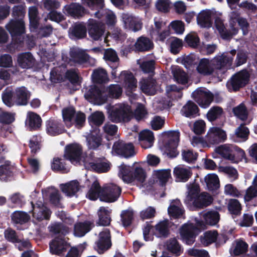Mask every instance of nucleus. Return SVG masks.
Listing matches in <instances>:
<instances>
[{"label":"nucleus","instance_id":"nucleus-3","mask_svg":"<svg viewBox=\"0 0 257 257\" xmlns=\"http://www.w3.org/2000/svg\"><path fill=\"white\" fill-rule=\"evenodd\" d=\"M118 175L124 182L136 184L140 186H143V183L146 178L145 171L142 168L137 167L133 172L130 166L123 163L118 166Z\"/></svg>","mask_w":257,"mask_h":257},{"label":"nucleus","instance_id":"nucleus-30","mask_svg":"<svg viewBox=\"0 0 257 257\" xmlns=\"http://www.w3.org/2000/svg\"><path fill=\"white\" fill-rule=\"evenodd\" d=\"M17 61L19 66L22 69H28L35 64V59L30 52H25L18 55Z\"/></svg>","mask_w":257,"mask_h":257},{"label":"nucleus","instance_id":"nucleus-41","mask_svg":"<svg viewBox=\"0 0 257 257\" xmlns=\"http://www.w3.org/2000/svg\"><path fill=\"white\" fill-rule=\"evenodd\" d=\"M111 211L108 207H100L97 212L98 220L97 224L101 226L109 225L111 221Z\"/></svg>","mask_w":257,"mask_h":257},{"label":"nucleus","instance_id":"nucleus-61","mask_svg":"<svg viewBox=\"0 0 257 257\" xmlns=\"http://www.w3.org/2000/svg\"><path fill=\"white\" fill-rule=\"evenodd\" d=\"M223 112V109L221 107L218 106H212L207 113L206 117L209 121L212 122L220 118Z\"/></svg>","mask_w":257,"mask_h":257},{"label":"nucleus","instance_id":"nucleus-43","mask_svg":"<svg viewBox=\"0 0 257 257\" xmlns=\"http://www.w3.org/2000/svg\"><path fill=\"white\" fill-rule=\"evenodd\" d=\"M91 229V223L90 221H86L83 222H78L74 225V235L77 237H82L88 232Z\"/></svg>","mask_w":257,"mask_h":257},{"label":"nucleus","instance_id":"nucleus-49","mask_svg":"<svg viewBox=\"0 0 257 257\" xmlns=\"http://www.w3.org/2000/svg\"><path fill=\"white\" fill-rule=\"evenodd\" d=\"M12 221L15 224H23L30 220V216L26 212L21 211H15L11 215Z\"/></svg>","mask_w":257,"mask_h":257},{"label":"nucleus","instance_id":"nucleus-19","mask_svg":"<svg viewBox=\"0 0 257 257\" xmlns=\"http://www.w3.org/2000/svg\"><path fill=\"white\" fill-rule=\"evenodd\" d=\"M198 227L191 223L183 224L180 229L181 238L188 245L192 244L195 241Z\"/></svg>","mask_w":257,"mask_h":257},{"label":"nucleus","instance_id":"nucleus-31","mask_svg":"<svg viewBox=\"0 0 257 257\" xmlns=\"http://www.w3.org/2000/svg\"><path fill=\"white\" fill-rule=\"evenodd\" d=\"M168 212L170 216L174 218L183 216L184 210L180 200L176 199L171 201L168 208Z\"/></svg>","mask_w":257,"mask_h":257},{"label":"nucleus","instance_id":"nucleus-15","mask_svg":"<svg viewBox=\"0 0 257 257\" xmlns=\"http://www.w3.org/2000/svg\"><path fill=\"white\" fill-rule=\"evenodd\" d=\"M70 61L76 66L87 67L94 65L96 61L83 51L73 49L70 52Z\"/></svg>","mask_w":257,"mask_h":257},{"label":"nucleus","instance_id":"nucleus-20","mask_svg":"<svg viewBox=\"0 0 257 257\" xmlns=\"http://www.w3.org/2000/svg\"><path fill=\"white\" fill-rule=\"evenodd\" d=\"M121 192V188L117 185L113 183L106 184L102 188V200L108 202H114L119 197Z\"/></svg>","mask_w":257,"mask_h":257},{"label":"nucleus","instance_id":"nucleus-1","mask_svg":"<svg viewBox=\"0 0 257 257\" xmlns=\"http://www.w3.org/2000/svg\"><path fill=\"white\" fill-rule=\"evenodd\" d=\"M49 231L54 234H58L49 243L50 252L52 254L61 255L69 247V244L65 240L64 235L67 231L60 223L52 224L49 227Z\"/></svg>","mask_w":257,"mask_h":257},{"label":"nucleus","instance_id":"nucleus-62","mask_svg":"<svg viewBox=\"0 0 257 257\" xmlns=\"http://www.w3.org/2000/svg\"><path fill=\"white\" fill-rule=\"evenodd\" d=\"M4 236L7 240L14 243L21 241L20 234L11 228H8L5 230Z\"/></svg>","mask_w":257,"mask_h":257},{"label":"nucleus","instance_id":"nucleus-60","mask_svg":"<svg viewBox=\"0 0 257 257\" xmlns=\"http://www.w3.org/2000/svg\"><path fill=\"white\" fill-rule=\"evenodd\" d=\"M218 236L216 230H210L205 232L203 235L200 236V241L203 245L207 246L214 242Z\"/></svg>","mask_w":257,"mask_h":257},{"label":"nucleus","instance_id":"nucleus-59","mask_svg":"<svg viewBox=\"0 0 257 257\" xmlns=\"http://www.w3.org/2000/svg\"><path fill=\"white\" fill-rule=\"evenodd\" d=\"M166 93L167 96L172 100L180 99L183 95L182 88L175 85L167 86L166 89Z\"/></svg>","mask_w":257,"mask_h":257},{"label":"nucleus","instance_id":"nucleus-44","mask_svg":"<svg viewBox=\"0 0 257 257\" xmlns=\"http://www.w3.org/2000/svg\"><path fill=\"white\" fill-rule=\"evenodd\" d=\"M103 58L110 68L117 67L119 58L116 52L114 50L111 48L106 50L104 53Z\"/></svg>","mask_w":257,"mask_h":257},{"label":"nucleus","instance_id":"nucleus-58","mask_svg":"<svg viewBox=\"0 0 257 257\" xmlns=\"http://www.w3.org/2000/svg\"><path fill=\"white\" fill-rule=\"evenodd\" d=\"M201 215L206 223L212 226L216 225L220 218L219 213L214 210L209 211L206 213H201Z\"/></svg>","mask_w":257,"mask_h":257},{"label":"nucleus","instance_id":"nucleus-4","mask_svg":"<svg viewBox=\"0 0 257 257\" xmlns=\"http://www.w3.org/2000/svg\"><path fill=\"white\" fill-rule=\"evenodd\" d=\"M108 118L114 123L128 122L133 117L131 106L125 103H119L111 107L107 105Z\"/></svg>","mask_w":257,"mask_h":257},{"label":"nucleus","instance_id":"nucleus-2","mask_svg":"<svg viewBox=\"0 0 257 257\" xmlns=\"http://www.w3.org/2000/svg\"><path fill=\"white\" fill-rule=\"evenodd\" d=\"M30 97V92L24 86L16 88L14 92L8 88L2 94L3 101L10 107L14 103L17 105H26Z\"/></svg>","mask_w":257,"mask_h":257},{"label":"nucleus","instance_id":"nucleus-26","mask_svg":"<svg viewBox=\"0 0 257 257\" xmlns=\"http://www.w3.org/2000/svg\"><path fill=\"white\" fill-rule=\"evenodd\" d=\"M118 79L120 82L123 83L128 91H133L137 88V81L131 72L122 71L118 77Z\"/></svg>","mask_w":257,"mask_h":257},{"label":"nucleus","instance_id":"nucleus-22","mask_svg":"<svg viewBox=\"0 0 257 257\" xmlns=\"http://www.w3.org/2000/svg\"><path fill=\"white\" fill-rule=\"evenodd\" d=\"M82 154V148L78 144H71L65 147L64 156L72 164L78 163L81 160Z\"/></svg>","mask_w":257,"mask_h":257},{"label":"nucleus","instance_id":"nucleus-52","mask_svg":"<svg viewBox=\"0 0 257 257\" xmlns=\"http://www.w3.org/2000/svg\"><path fill=\"white\" fill-rule=\"evenodd\" d=\"M248 115V112L245 105L242 102V142L245 141L248 137L249 134V129L245 126L246 123L245 121L246 120ZM250 122L249 120L247 124Z\"/></svg>","mask_w":257,"mask_h":257},{"label":"nucleus","instance_id":"nucleus-8","mask_svg":"<svg viewBox=\"0 0 257 257\" xmlns=\"http://www.w3.org/2000/svg\"><path fill=\"white\" fill-rule=\"evenodd\" d=\"M231 12L228 14L229 23L233 35L238 32V28L241 27V4L240 0H226Z\"/></svg>","mask_w":257,"mask_h":257},{"label":"nucleus","instance_id":"nucleus-5","mask_svg":"<svg viewBox=\"0 0 257 257\" xmlns=\"http://www.w3.org/2000/svg\"><path fill=\"white\" fill-rule=\"evenodd\" d=\"M82 2L83 5L88 6L91 10H96L94 13L96 18L100 19L104 16L106 23L108 26L115 24L116 16L111 11L103 9L104 0H82Z\"/></svg>","mask_w":257,"mask_h":257},{"label":"nucleus","instance_id":"nucleus-21","mask_svg":"<svg viewBox=\"0 0 257 257\" xmlns=\"http://www.w3.org/2000/svg\"><path fill=\"white\" fill-rule=\"evenodd\" d=\"M166 134L168 137L166 145V149L169 152L168 155L171 158H175L179 154L177 148L179 142L180 132L178 130L169 131Z\"/></svg>","mask_w":257,"mask_h":257},{"label":"nucleus","instance_id":"nucleus-55","mask_svg":"<svg viewBox=\"0 0 257 257\" xmlns=\"http://www.w3.org/2000/svg\"><path fill=\"white\" fill-rule=\"evenodd\" d=\"M234 147L232 145L224 144L218 146L216 149V152L222 156L224 158L229 160H233L234 156L232 154V151Z\"/></svg>","mask_w":257,"mask_h":257},{"label":"nucleus","instance_id":"nucleus-18","mask_svg":"<svg viewBox=\"0 0 257 257\" xmlns=\"http://www.w3.org/2000/svg\"><path fill=\"white\" fill-rule=\"evenodd\" d=\"M112 153L124 158H129L135 155L134 147L132 143H126L122 141L114 143Z\"/></svg>","mask_w":257,"mask_h":257},{"label":"nucleus","instance_id":"nucleus-48","mask_svg":"<svg viewBox=\"0 0 257 257\" xmlns=\"http://www.w3.org/2000/svg\"><path fill=\"white\" fill-rule=\"evenodd\" d=\"M166 245L167 250L176 256L180 255L183 252V249L181 245L175 238L168 239L166 243Z\"/></svg>","mask_w":257,"mask_h":257},{"label":"nucleus","instance_id":"nucleus-23","mask_svg":"<svg viewBox=\"0 0 257 257\" xmlns=\"http://www.w3.org/2000/svg\"><path fill=\"white\" fill-rule=\"evenodd\" d=\"M226 139L225 132L218 127L210 128L205 137L206 141L211 145L219 144L224 142Z\"/></svg>","mask_w":257,"mask_h":257},{"label":"nucleus","instance_id":"nucleus-63","mask_svg":"<svg viewBox=\"0 0 257 257\" xmlns=\"http://www.w3.org/2000/svg\"><path fill=\"white\" fill-rule=\"evenodd\" d=\"M228 209L232 217L234 218L240 214L241 210V204L238 200L235 199L229 200L228 204Z\"/></svg>","mask_w":257,"mask_h":257},{"label":"nucleus","instance_id":"nucleus-36","mask_svg":"<svg viewBox=\"0 0 257 257\" xmlns=\"http://www.w3.org/2000/svg\"><path fill=\"white\" fill-rule=\"evenodd\" d=\"M87 146L89 149L96 150L101 145L102 139L97 130L91 132L86 137Z\"/></svg>","mask_w":257,"mask_h":257},{"label":"nucleus","instance_id":"nucleus-9","mask_svg":"<svg viewBox=\"0 0 257 257\" xmlns=\"http://www.w3.org/2000/svg\"><path fill=\"white\" fill-rule=\"evenodd\" d=\"M212 197L206 192L198 195L197 190L191 189L189 190L184 202L186 204H193L197 208H202L209 205L212 202Z\"/></svg>","mask_w":257,"mask_h":257},{"label":"nucleus","instance_id":"nucleus-25","mask_svg":"<svg viewBox=\"0 0 257 257\" xmlns=\"http://www.w3.org/2000/svg\"><path fill=\"white\" fill-rule=\"evenodd\" d=\"M63 10L64 13L75 19H80L86 14L85 9L80 4L76 3L66 5Z\"/></svg>","mask_w":257,"mask_h":257},{"label":"nucleus","instance_id":"nucleus-46","mask_svg":"<svg viewBox=\"0 0 257 257\" xmlns=\"http://www.w3.org/2000/svg\"><path fill=\"white\" fill-rule=\"evenodd\" d=\"M155 234L158 237H167L169 234L168 220L160 221L156 225Z\"/></svg>","mask_w":257,"mask_h":257},{"label":"nucleus","instance_id":"nucleus-35","mask_svg":"<svg viewBox=\"0 0 257 257\" xmlns=\"http://www.w3.org/2000/svg\"><path fill=\"white\" fill-rule=\"evenodd\" d=\"M211 12L208 10H202L197 17V22L201 28H209L212 26V20Z\"/></svg>","mask_w":257,"mask_h":257},{"label":"nucleus","instance_id":"nucleus-37","mask_svg":"<svg viewBox=\"0 0 257 257\" xmlns=\"http://www.w3.org/2000/svg\"><path fill=\"white\" fill-rule=\"evenodd\" d=\"M181 113L186 117L194 118L199 115V108L193 101L189 100L181 110Z\"/></svg>","mask_w":257,"mask_h":257},{"label":"nucleus","instance_id":"nucleus-57","mask_svg":"<svg viewBox=\"0 0 257 257\" xmlns=\"http://www.w3.org/2000/svg\"><path fill=\"white\" fill-rule=\"evenodd\" d=\"M172 73L175 81L179 84L187 83L188 77L187 74L179 67L176 66L172 70Z\"/></svg>","mask_w":257,"mask_h":257},{"label":"nucleus","instance_id":"nucleus-39","mask_svg":"<svg viewBox=\"0 0 257 257\" xmlns=\"http://www.w3.org/2000/svg\"><path fill=\"white\" fill-rule=\"evenodd\" d=\"M60 188L62 191L67 196H75L80 189L79 183L77 180L71 181L65 184H61Z\"/></svg>","mask_w":257,"mask_h":257},{"label":"nucleus","instance_id":"nucleus-42","mask_svg":"<svg viewBox=\"0 0 257 257\" xmlns=\"http://www.w3.org/2000/svg\"><path fill=\"white\" fill-rule=\"evenodd\" d=\"M43 197L49 194L50 201L53 205L59 206L60 205V195L58 190L53 187H48L42 190Z\"/></svg>","mask_w":257,"mask_h":257},{"label":"nucleus","instance_id":"nucleus-34","mask_svg":"<svg viewBox=\"0 0 257 257\" xmlns=\"http://www.w3.org/2000/svg\"><path fill=\"white\" fill-rule=\"evenodd\" d=\"M0 166V180L2 181L10 180L13 176L14 167L10 161H4Z\"/></svg>","mask_w":257,"mask_h":257},{"label":"nucleus","instance_id":"nucleus-14","mask_svg":"<svg viewBox=\"0 0 257 257\" xmlns=\"http://www.w3.org/2000/svg\"><path fill=\"white\" fill-rule=\"evenodd\" d=\"M6 27L14 41L20 44L23 42L24 38L23 35L25 32V26L23 20H11Z\"/></svg>","mask_w":257,"mask_h":257},{"label":"nucleus","instance_id":"nucleus-13","mask_svg":"<svg viewBox=\"0 0 257 257\" xmlns=\"http://www.w3.org/2000/svg\"><path fill=\"white\" fill-rule=\"evenodd\" d=\"M84 97L89 102L101 105L108 99L106 91L103 87H98L95 85L89 86L84 93Z\"/></svg>","mask_w":257,"mask_h":257},{"label":"nucleus","instance_id":"nucleus-27","mask_svg":"<svg viewBox=\"0 0 257 257\" xmlns=\"http://www.w3.org/2000/svg\"><path fill=\"white\" fill-rule=\"evenodd\" d=\"M47 133L51 136H57L65 131L61 120L50 119L46 122Z\"/></svg>","mask_w":257,"mask_h":257},{"label":"nucleus","instance_id":"nucleus-11","mask_svg":"<svg viewBox=\"0 0 257 257\" xmlns=\"http://www.w3.org/2000/svg\"><path fill=\"white\" fill-rule=\"evenodd\" d=\"M85 168L97 173H104L110 169V164L104 161L103 158L95 157L93 153H90L83 160Z\"/></svg>","mask_w":257,"mask_h":257},{"label":"nucleus","instance_id":"nucleus-40","mask_svg":"<svg viewBox=\"0 0 257 257\" xmlns=\"http://www.w3.org/2000/svg\"><path fill=\"white\" fill-rule=\"evenodd\" d=\"M214 23L215 28L218 30L222 39L229 40L234 35H233L231 29L228 31L226 29L224 22L221 18L216 17L215 19Z\"/></svg>","mask_w":257,"mask_h":257},{"label":"nucleus","instance_id":"nucleus-10","mask_svg":"<svg viewBox=\"0 0 257 257\" xmlns=\"http://www.w3.org/2000/svg\"><path fill=\"white\" fill-rule=\"evenodd\" d=\"M62 113L63 121L68 127L74 124L77 128H80L85 122V114L82 112H78L75 115V110L72 107L64 108Z\"/></svg>","mask_w":257,"mask_h":257},{"label":"nucleus","instance_id":"nucleus-17","mask_svg":"<svg viewBox=\"0 0 257 257\" xmlns=\"http://www.w3.org/2000/svg\"><path fill=\"white\" fill-rule=\"evenodd\" d=\"M111 245L110 231L107 228H104L99 233L98 238L95 242L94 248L98 253L102 254L108 250Z\"/></svg>","mask_w":257,"mask_h":257},{"label":"nucleus","instance_id":"nucleus-32","mask_svg":"<svg viewBox=\"0 0 257 257\" xmlns=\"http://www.w3.org/2000/svg\"><path fill=\"white\" fill-rule=\"evenodd\" d=\"M87 32V28L83 24H75L69 28V37L74 40L81 39L86 36Z\"/></svg>","mask_w":257,"mask_h":257},{"label":"nucleus","instance_id":"nucleus-12","mask_svg":"<svg viewBox=\"0 0 257 257\" xmlns=\"http://www.w3.org/2000/svg\"><path fill=\"white\" fill-rule=\"evenodd\" d=\"M29 212H32V222L37 225V230L44 228L46 226L47 221L49 220L51 214L50 209L44 204H42V205L33 207L32 210Z\"/></svg>","mask_w":257,"mask_h":257},{"label":"nucleus","instance_id":"nucleus-50","mask_svg":"<svg viewBox=\"0 0 257 257\" xmlns=\"http://www.w3.org/2000/svg\"><path fill=\"white\" fill-rule=\"evenodd\" d=\"M156 84V80L152 78H148L142 79L140 82V88L142 91L148 94H152Z\"/></svg>","mask_w":257,"mask_h":257},{"label":"nucleus","instance_id":"nucleus-29","mask_svg":"<svg viewBox=\"0 0 257 257\" xmlns=\"http://www.w3.org/2000/svg\"><path fill=\"white\" fill-rule=\"evenodd\" d=\"M139 144L145 149L151 148L154 142L153 133L149 130L141 131L139 135Z\"/></svg>","mask_w":257,"mask_h":257},{"label":"nucleus","instance_id":"nucleus-7","mask_svg":"<svg viewBox=\"0 0 257 257\" xmlns=\"http://www.w3.org/2000/svg\"><path fill=\"white\" fill-rule=\"evenodd\" d=\"M87 30L90 41L98 43L105 42L107 33L103 23L98 20L89 19L87 23Z\"/></svg>","mask_w":257,"mask_h":257},{"label":"nucleus","instance_id":"nucleus-56","mask_svg":"<svg viewBox=\"0 0 257 257\" xmlns=\"http://www.w3.org/2000/svg\"><path fill=\"white\" fill-rule=\"evenodd\" d=\"M235 54L236 50L233 49L229 52L224 53L221 55L217 56L218 57L222 58L221 62L223 68H225V72L227 69L231 68L233 61V57Z\"/></svg>","mask_w":257,"mask_h":257},{"label":"nucleus","instance_id":"nucleus-47","mask_svg":"<svg viewBox=\"0 0 257 257\" xmlns=\"http://www.w3.org/2000/svg\"><path fill=\"white\" fill-rule=\"evenodd\" d=\"M229 91H236L241 87V71L234 74L226 83Z\"/></svg>","mask_w":257,"mask_h":257},{"label":"nucleus","instance_id":"nucleus-45","mask_svg":"<svg viewBox=\"0 0 257 257\" xmlns=\"http://www.w3.org/2000/svg\"><path fill=\"white\" fill-rule=\"evenodd\" d=\"M91 78L93 82L99 84L105 83L108 81L106 70L101 68L94 70L91 74Z\"/></svg>","mask_w":257,"mask_h":257},{"label":"nucleus","instance_id":"nucleus-6","mask_svg":"<svg viewBox=\"0 0 257 257\" xmlns=\"http://www.w3.org/2000/svg\"><path fill=\"white\" fill-rule=\"evenodd\" d=\"M221 58L216 56L210 60L207 58L201 59L197 67L198 72L204 75H210L215 71L218 75L225 74V68L222 67Z\"/></svg>","mask_w":257,"mask_h":257},{"label":"nucleus","instance_id":"nucleus-33","mask_svg":"<svg viewBox=\"0 0 257 257\" xmlns=\"http://www.w3.org/2000/svg\"><path fill=\"white\" fill-rule=\"evenodd\" d=\"M136 51L146 52L152 50L154 43L152 40L148 37L141 36L138 38L134 45Z\"/></svg>","mask_w":257,"mask_h":257},{"label":"nucleus","instance_id":"nucleus-28","mask_svg":"<svg viewBox=\"0 0 257 257\" xmlns=\"http://www.w3.org/2000/svg\"><path fill=\"white\" fill-rule=\"evenodd\" d=\"M173 174L176 181L179 182H187L192 175L191 168L184 167L181 165H178L174 168Z\"/></svg>","mask_w":257,"mask_h":257},{"label":"nucleus","instance_id":"nucleus-51","mask_svg":"<svg viewBox=\"0 0 257 257\" xmlns=\"http://www.w3.org/2000/svg\"><path fill=\"white\" fill-rule=\"evenodd\" d=\"M102 190L99 183L95 181L91 185V188L89 190L86 196L91 200H96L98 197H100V199L102 200Z\"/></svg>","mask_w":257,"mask_h":257},{"label":"nucleus","instance_id":"nucleus-16","mask_svg":"<svg viewBox=\"0 0 257 257\" xmlns=\"http://www.w3.org/2000/svg\"><path fill=\"white\" fill-rule=\"evenodd\" d=\"M192 96L201 107H208L213 99V94L204 87H199L192 93Z\"/></svg>","mask_w":257,"mask_h":257},{"label":"nucleus","instance_id":"nucleus-24","mask_svg":"<svg viewBox=\"0 0 257 257\" xmlns=\"http://www.w3.org/2000/svg\"><path fill=\"white\" fill-rule=\"evenodd\" d=\"M122 19L125 29L133 32H138L142 28V22L139 17L128 14H123Z\"/></svg>","mask_w":257,"mask_h":257},{"label":"nucleus","instance_id":"nucleus-53","mask_svg":"<svg viewBox=\"0 0 257 257\" xmlns=\"http://www.w3.org/2000/svg\"><path fill=\"white\" fill-rule=\"evenodd\" d=\"M204 180L208 190L213 191L219 188L218 177L215 174H208L204 177Z\"/></svg>","mask_w":257,"mask_h":257},{"label":"nucleus","instance_id":"nucleus-38","mask_svg":"<svg viewBox=\"0 0 257 257\" xmlns=\"http://www.w3.org/2000/svg\"><path fill=\"white\" fill-rule=\"evenodd\" d=\"M28 16L31 31L37 30L39 25L40 17L38 8L36 6H31L29 8Z\"/></svg>","mask_w":257,"mask_h":257},{"label":"nucleus","instance_id":"nucleus-64","mask_svg":"<svg viewBox=\"0 0 257 257\" xmlns=\"http://www.w3.org/2000/svg\"><path fill=\"white\" fill-rule=\"evenodd\" d=\"M53 28L51 25L40 24L36 31L39 37H49L52 33Z\"/></svg>","mask_w":257,"mask_h":257},{"label":"nucleus","instance_id":"nucleus-54","mask_svg":"<svg viewBox=\"0 0 257 257\" xmlns=\"http://www.w3.org/2000/svg\"><path fill=\"white\" fill-rule=\"evenodd\" d=\"M41 117L34 112H29L27 116V123L30 130H36L41 125Z\"/></svg>","mask_w":257,"mask_h":257}]
</instances>
